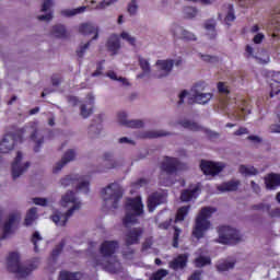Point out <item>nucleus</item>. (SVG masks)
<instances>
[{
  "mask_svg": "<svg viewBox=\"0 0 280 280\" xmlns=\"http://www.w3.org/2000/svg\"><path fill=\"white\" fill-rule=\"evenodd\" d=\"M75 192H73V190L66 192L65 196L61 197V207H67L69 203H72L73 206L66 213H62L58 210L52 213L50 219L56 224V226H67L69 218H71L75 211L80 210V202H75Z\"/></svg>",
  "mask_w": 280,
  "mask_h": 280,
  "instance_id": "f257e3e1",
  "label": "nucleus"
},
{
  "mask_svg": "<svg viewBox=\"0 0 280 280\" xmlns=\"http://www.w3.org/2000/svg\"><path fill=\"white\" fill-rule=\"evenodd\" d=\"M218 209L213 207H203L199 211L198 215L195 219V225L192 228V235L196 240H202L205 233L211 229V217L215 213Z\"/></svg>",
  "mask_w": 280,
  "mask_h": 280,
  "instance_id": "f03ea898",
  "label": "nucleus"
},
{
  "mask_svg": "<svg viewBox=\"0 0 280 280\" xmlns=\"http://www.w3.org/2000/svg\"><path fill=\"white\" fill-rule=\"evenodd\" d=\"M143 214V201L141 197L127 198L125 203V217L122 219L124 226L129 224H138L139 219Z\"/></svg>",
  "mask_w": 280,
  "mask_h": 280,
  "instance_id": "7ed1b4c3",
  "label": "nucleus"
},
{
  "mask_svg": "<svg viewBox=\"0 0 280 280\" xmlns=\"http://www.w3.org/2000/svg\"><path fill=\"white\" fill-rule=\"evenodd\" d=\"M7 268L9 272H13L18 275L20 279H25V277H30L33 270H36V264L32 262L27 266L21 265V256L16 252H11L7 258Z\"/></svg>",
  "mask_w": 280,
  "mask_h": 280,
  "instance_id": "20e7f679",
  "label": "nucleus"
},
{
  "mask_svg": "<svg viewBox=\"0 0 280 280\" xmlns=\"http://www.w3.org/2000/svg\"><path fill=\"white\" fill-rule=\"evenodd\" d=\"M25 135V129H18L13 133L4 135L3 139L0 142V154H8L11 150H14L16 143H23V137Z\"/></svg>",
  "mask_w": 280,
  "mask_h": 280,
  "instance_id": "39448f33",
  "label": "nucleus"
},
{
  "mask_svg": "<svg viewBox=\"0 0 280 280\" xmlns=\"http://www.w3.org/2000/svg\"><path fill=\"white\" fill-rule=\"evenodd\" d=\"M101 194L104 202H108V200L113 201V209H117L119 207V200L124 198V189L117 183L109 184L106 188L102 189Z\"/></svg>",
  "mask_w": 280,
  "mask_h": 280,
  "instance_id": "423d86ee",
  "label": "nucleus"
},
{
  "mask_svg": "<svg viewBox=\"0 0 280 280\" xmlns=\"http://www.w3.org/2000/svg\"><path fill=\"white\" fill-rule=\"evenodd\" d=\"M218 233L219 244H229L230 246H235V244H240V242H242L240 231L229 225L219 226Z\"/></svg>",
  "mask_w": 280,
  "mask_h": 280,
  "instance_id": "0eeeda50",
  "label": "nucleus"
},
{
  "mask_svg": "<svg viewBox=\"0 0 280 280\" xmlns=\"http://www.w3.org/2000/svg\"><path fill=\"white\" fill-rule=\"evenodd\" d=\"M62 187H69V185H77V191H84V194H89V186L91 185L89 180H84V177L80 175H67L60 180Z\"/></svg>",
  "mask_w": 280,
  "mask_h": 280,
  "instance_id": "6e6552de",
  "label": "nucleus"
},
{
  "mask_svg": "<svg viewBox=\"0 0 280 280\" xmlns=\"http://www.w3.org/2000/svg\"><path fill=\"white\" fill-rule=\"evenodd\" d=\"M23 161V153L18 151L16 156L12 163L11 172L13 180H16L19 176L23 175L30 168V162H26L23 166L21 162Z\"/></svg>",
  "mask_w": 280,
  "mask_h": 280,
  "instance_id": "1a4fd4ad",
  "label": "nucleus"
},
{
  "mask_svg": "<svg viewBox=\"0 0 280 280\" xmlns=\"http://www.w3.org/2000/svg\"><path fill=\"white\" fill-rule=\"evenodd\" d=\"M19 222H21V212H13L9 214L8 220L3 224V233L2 236H0V242L1 240H5L8 235H12V233H14L12 229H14L15 224H19Z\"/></svg>",
  "mask_w": 280,
  "mask_h": 280,
  "instance_id": "9d476101",
  "label": "nucleus"
},
{
  "mask_svg": "<svg viewBox=\"0 0 280 280\" xmlns=\"http://www.w3.org/2000/svg\"><path fill=\"white\" fill-rule=\"evenodd\" d=\"M200 168L206 176H218L224 170V164L201 160Z\"/></svg>",
  "mask_w": 280,
  "mask_h": 280,
  "instance_id": "9b49d317",
  "label": "nucleus"
},
{
  "mask_svg": "<svg viewBox=\"0 0 280 280\" xmlns=\"http://www.w3.org/2000/svg\"><path fill=\"white\" fill-rule=\"evenodd\" d=\"M143 237V228H132L125 233V245L135 246L141 242Z\"/></svg>",
  "mask_w": 280,
  "mask_h": 280,
  "instance_id": "f8f14e48",
  "label": "nucleus"
},
{
  "mask_svg": "<svg viewBox=\"0 0 280 280\" xmlns=\"http://www.w3.org/2000/svg\"><path fill=\"white\" fill-rule=\"evenodd\" d=\"M161 170L172 176V174H176L180 170V161L176 158L165 156L161 163Z\"/></svg>",
  "mask_w": 280,
  "mask_h": 280,
  "instance_id": "ddd939ff",
  "label": "nucleus"
},
{
  "mask_svg": "<svg viewBox=\"0 0 280 280\" xmlns=\"http://www.w3.org/2000/svg\"><path fill=\"white\" fill-rule=\"evenodd\" d=\"M167 202V196L163 192H153L148 197L147 207L150 213H152L159 205H165Z\"/></svg>",
  "mask_w": 280,
  "mask_h": 280,
  "instance_id": "4468645a",
  "label": "nucleus"
},
{
  "mask_svg": "<svg viewBox=\"0 0 280 280\" xmlns=\"http://www.w3.org/2000/svg\"><path fill=\"white\" fill-rule=\"evenodd\" d=\"M119 249L118 241H104L100 246L102 257L110 258Z\"/></svg>",
  "mask_w": 280,
  "mask_h": 280,
  "instance_id": "2eb2a0df",
  "label": "nucleus"
},
{
  "mask_svg": "<svg viewBox=\"0 0 280 280\" xmlns=\"http://www.w3.org/2000/svg\"><path fill=\"white\" fill-rule=\"evenodd\" d=\"M118 122L120 126H126V128H143L144 126L143 120H128V114L126 112L118 113Z\"/></svg>",
  "mask_w": 280,
  "mask_h": 280,
  "instance_id": "dca6fc26",
  "label": "nucleus"
},
{
  "mask_svg": "<svg viewBox=\"0 0 280 280\" xmlns=\"http://www.w3.org/2000/svg\"><path fill=\"white\" fill-rule=\"evenodd\" d=\"M79 32L83 36H91V34H94V36L92 37V40H97V38L100 37V28L92 23L81 24L79 26Z\"/></svg>",
  "mask_w": 280,
  "mask_h": 280,
  "instance_id": "f3484780",
  "label": "nucleus"
},
{
  "mask_svg": "<svg viewBox=\"0 0 280 280\" xmlns=\"http://www.w3.org/2000/svg\"><path fill=\"white\" fill-rule=\"evenodd\" d=\"M156 67H159L160 73L155 74V78H166L174 68V60H158Z\"/></svg>",
  "mask_w": 280,
  "mask_h": 280,
  "instance_id": "a211bd4d",
  "label": "nucleus"
},
{
  "mask_svg": "<svg viewBox=\"0 0 280 280\" xmlns=\"http://www.w3.org/2000/svg\"><path fill=\"white\" fill-rule=\"evenodd\" d=\"M75 159V151L73 149L68 150L60 162L56 164V166L52 168L54 174H58L62 167L67 165V163H71Z\"/></svg>",
  "mask_w": 280,
  "mask_h": 280,
  "instance_id": "6ab92c4d",
  "label": "nucleus"
},
{
  "mask_svg": "<svg viewBox=\"0 0 280 280\" xmlns=\"http://www.w3.org/2000/svg\"><path fill=\"white\" fill-rule=\"evenodd\" d=\"M107 51L112 54V56H117L119 49H121V43L119 42V36L117 34H113L109 36L107 44Z\"/></svg>",
  "mask_w": 280,
  "mask_h": 280,
  "instance_id": "aec40b11",
  "label": "nucleus"
},
{
  "mask_svg": "<svg viewBox=\"0 0 280 280\" xmlns=\"http://www.w3.org/2000/svg\"><path fill=\"white\" fill-rule=\"evenodd\" d=\"M266 189L273 191L277 187H280V175L277 173H270L265 177Z\"/></svg>",
  "mask_w": 280,
  "mask_h": 280,
  "instance_id": "412c9836",
  "label": "nucleus"
},
{
  "mask_svg": "<svg viewBox=\"0 0 280 280\" xmlns=\"http://www.w3.org/2000/svg\"><path fill=\"white\" fill-rule=\"evenodd\" d=\"M168 267L172 270H183L187 268V255L185 254L178 255L171 262H168Z\"/></svg>",
  "mask_w": 280,
  "mask_h": 280,
  "instance_id": "4be33fe9",
  "label": "nucleus"
},
{
  "mask_svg": "<svg viewBox=\"0 0 280 280\" xmlns=\"http://www.w3.org/2000/svg\"><path fill=\"white\" fill-rule=\"evenodd\" d=\"M173 36L175 38H182V40H196V35H194V33L184 30L180 26H175L173 31Z\"/></svg>",
  "mask_w": 280,
  "mask_h": 280,
  "instance_id": "5701e85b",
  "label": "nucleus"
},
{
  "mask_svg": "<svg viewBox=\"0 0 280 280\" xmlns=\"http://www.w3.org/2000/svg\"><path fill=\"white\" fill-rule=\"evenodd\" d=\"M240 185H241L240 179H232L219 185L217 189L219 191H237V189H240Z\"/></svg>",
  "mask_w": 280,
  "mask_h": 280,
  "instance_id": "b1692460",
  "label": "nucleus"
},
{
  "mask_svg": "<svg viewBox=\"0 0 280 280\" xmlns=\"http://www.w3.org/2000/svg\"><path fill=\"white\" fill-rule=\"evenodd\" d=\"M31 141L35 143L34 152H40L43 143H45V137L40 135L38 129H35L30 137Z\"/></svg>",
  "mask_w": 280,
  "mask_h": 280,
  "instance_id": "393cba45",
  "label": "nucleus"
},
{
  "mask_svg": "<svg viewBox=\"0 0 280 280\" xmlns=\"http://www.w3.org/2000/svg\"><path fill=\"white\" fill-rule=\"evenodd\" d=\"M200 188L198 186H196L195 188L192 189H185L182 191L180 194V200L182 202H189L191 200H194V198H196L198 195V190Z\"/></svg>",
  "mask_w": 280,
  "mask_h": 280,
  "instance_id": "a878e982",
  "label": "nucleus"
},
{
  "mask_svg": "<svg viewBox=\"0 0 280 280\" xmlns=\"http://www.w3.org/2000/svg\"><path fill=\"white\" fill-rule=\"evenodd\" d=\"M179 126L182 128H185L186 130H191L192 132H198L202 130V127L198 125V122L191 121L189 119H184L178 121Z\"/></svg>",
  "mask_w": 280,
  "mask_h": 280,
  "instance_id": "bb28decb",
  "label": "nucleus"
},
{
  "mask_svg": "<svg viewBox=\"0 0 280 280\" xmlns=\"http://www.w3.org/2000/svg\"><path fill=\"white\" fill-rule=\"evenodd\" d=\"M192 97H194V102L196 104H208L209 102H211L213 94L198 92V93L192 94Z\"/></svg>",
  "mask_w": 280,
  "mask_h": 280,
  "instance_id": "cd10ccee",
  "label": "nucleus"
},
{
  "mask_svg": "<svg viewBox=\"0 0 280 280\" xmlns=\"http://www.w3.org/2000/svg\"><path fill=\"white\" fill-rule=\"evenodd\" d=\"M51 34L56 38H67L69 36V33H67V27L61 24L52 26Z\"/></svg>",
  "mask_w": 280,
  "mask_h": 280,
  "instance_id": "c85d7f7f",
  "label": "nucleus"
},
{
  "mask_svg": "<svg viewBox=\"0 0 280 280\" xmlns=\"http://www.w3.org/2000/svg\"><path fill=\"white\" fill-rule=\"evenodd\" d=\"M60 280H80L82 279V273L80 271L71 272V271H60L59 273Z\"/></svg>",
  "mask_w": 280,
  "mask_h": 280,
  "instance_id": "c756f323",
  "label": "nucleus"
},
{
  "mask_svg": "<svg viewBox=\"0 0 280 280\" xmlns=\"http://www.w3.org/2000/svg\"><path fill=\"white\" fill-rule=\"evenodd\" d=\"M103 161L107 170H115V167H119V163L113 159V153L110 152L104 153Z\"/></svg>",
  "mask_w": 280,
  "mask_h": 280,
  "instance_id": "7c9ffc66",
  "label": "nucleus"
},
{
  "mask_svg": "<svg viewBox=\"0 0 280 280\" xmlns=\"http://www.w3.org/2000/svg\"><path fill=\"white\" fill-rule=\"evenodd\" d=\"M191 209V206H184L180 207L175 215V222H183L187 215H189V210Z\"/></svg>",
  "mask_w": 280,
  "mask_h": 280,
  "instance_id": "2f4dec72",
  "label": "nucleus"
},
{
  "mask_svg": "<svg viewBox=\"0 0 280 280\" xmlns=\"http://www.w3.org/2000/svg\"><path fill=\"white\" fill-rule=\"evenodd\" d=\"M139 66L142 69V73L138 74L137 78L141 79L144 78L145 74L150 73L151 69H150V61H148V59L140 57L139 58Z\"/></svg>",
  "mask_w": 280,
  "mask_h": 280,
  "instance_id": "473e14b6",
  "label": "nucleus"
},
{
  "mask_svg": "<svg viewBox=\"0 0 280 280\" xmlns=\"http://www.w3.org/2000/svg\"><path fill=\"white\" fill-rule=\"evenodd\" d=\"M66 244L67 242L65 240H61L60 243L56 245V247L52 249L50 255L52 261H58V257H60L62 250L65 249Z\"/></svg>",
  "mask_w": 280,
  "mask_h": 280,
  "instance_id": "72a5a7b5",
  "label": "nucleus"
},
{
  "mask_svg": "<svg viewBox=\"0 0 280 280\" xmlns=\"http://www.w3.org/2000/svg\"><path fill=\"white\" fill-rule=\"evenodd\" d=\"M66 244L67 242L65 240H61L60 243L56 245V247L52 249L50 255L52 261H58V257H60L62 250L65 249Z\"/></svg>",
  "mask_w": 280,
  "mask_h": 280,
  "instance_id": "f704fd0d",
  "label": "nucleus"
},
{
  "mask_svg": "<svg viewBox=\"0 0 280 280\" xmlns=\"http://www.w3.org/2000/svg\"><path fill=\"white\" fill-rule=\"evenodd\" d=\"M36 213H38V210L36 208H31L25 217L24 225L25 226H32L34 224V221L36 220Z\"/></svg>",
  "mask_w": 280,
  "mask_h": 280,
  "instance_id": "c9c22d12",
  "label": "nucleus"
},
{
  "mask_svg": "<svg viewBox=\"0 0 280 280\" xmlns=\"http://www.w3.org/2000/svg\"><path fill=\"white\" fill-rule=\"evenodd\" d=\"M270 97H275V95H279L280 93V73L276 77V79H272V82L270 83Z\"/></svg>",
  "mask_w": 280,
  "mask_h": 280,
  "instance_id": "e433bc0d",
  "label": "nucleus"
},
{
  "mask_svg": "<svg viewBox=\"0 0 280 280\" xmlns=\"http://www.w3.org/2000/svg\"><path fill=\"white\" fill-rule=\"evenodd\" d=\"M240 174H244L245 176H257L259 174V171L255 168V166H246L241 165L238 168Z\"/></svg>",
  "mask_w": 280,
  "mask_h": 280,
  "instance_id": "4c0bfd02",
  "label": "nucleus"
},
{
  "mask_svg": "<svg viewBox=\"0 0 280 280\" xmlns=\"http://www.w3.org/2000/svg\"><path fill=\"white\" fill-rule=\"evenodd\" d=\"M215 20L214 19H210L208 21L205 22V30H207V32H211L210 38H215V36H218V34L215 33Z\"/></svg>",
  "mask_w": 280,
  "mask_h": 280,
  "instance_id": "58836bf2",
  "label": "nucleus"
},
{
  "mask_svg": "<svg viewBox=\"0 0 280 280\" xmlns=\"http://www.w3.org/2000/svg\"><path fill=\"white\" fill-rule=\"evenodd\" d=\"M211 257L208 256H199L195 259L196 268H205V266H210Z\"/></svg>",
  "mask_w": 280,
  "mask_h": 280,
  "instance_id": "ea45409f",
  "label": "nucleus"
},
{
  "mask_svg": "<svg viewBox=\"0 0 280 280\" xmlns=\"http://www.w3.org/2000/svg\"><path fill=\"white\" fill-rule=\"evenodd\" d=\"M167 132L164 131H145L142 133V139H159V137H167Z\"/></svg>",
  "mask_w": 280,
  "mask_h": 280,
  "instance_id": "a19ab883",
  "label": "nucleus"
},
{
  "mask_svg": "<svg viewBox=\"0 0 280 280\" xmlns=\"http://www.w3.org/2000/svg\"><path fill=\"white\" fill-rule=\"evenodd\" d=\"M86 10V7H79L77 9H66L61 11L62 16H75V14H82Z\"/></svg>",
  "mask_w": 280,
  "mask_h": 280,
  "instance_id": "79ce46f5",
  "label": "nucleus"
},
{
  "mask_svg": "<svg viewBox=\"0 0 280 280\" xmlns=\"http://www.w3.org/2000/svg\"><path fill=\"white\" fill-rule=\"evenodd\" d=\"M170 275V271L167 269H159L158 271L153 272L149 280H163L165 277Z\"/></svg>",
  "mask_w": 280,
  "mask_h": 280,
  "instance_id": "37998d69",
  "label": "nucleus"
},
{
  "mask_svg": "<svg viewBox=\"0 0 280 280\" xmlns=\"http://www.w3.org/2000/svg\"><path fill=\"white\" fill-rule=\"evenodd\" d=\"M235 21V9H233V4H229L228 13L225 15L226 25H231Z\"/></svg>",
  "mask_w": 280,
  "mask_h": 280,
  "instance_id": "c03bdc74",
  "label": "nucleus"
},
{
  "mask_svg": "<svg viewBox=\"0 0 280 280\" xmlns=\"http://www.w3.org/2000/svg\"><path fill=\"white\" fill-rule=\"evenodd\" d=\"M232 268H235V262L225 261L217 265V270L219 272H226V270H231Z\"/></svg>",
  "mask_w": 280,
  "mask_h": 280,
  "instance_id": "a18cd8bd",
  "label": "nucleus"
},
{
  "mask_svg": "<svg viewBox=\"0 0 280 280\" xmlns=\"http://www.w3.org/2000/svg\"><path fill=\"white\" fill-rule=\"evenodd\" d=\"M174 233H173V248H178V242L180 240V233H183V230H180L178 226H174Z\"/></svg>",
  "mask_w": 280,
  "mask_h": 280,
  "instance_id": "49530a36",
  "label": "nucleus"
},
{
  "mask_svg": "<svg viewBox=\"0 0 280 280\" xmlns=\"http://www.w3.org/2000/svg\"><path fill=\"white\" fill-rule=\"evenodd\" d=\"M184 14L186 19H195L198 15V9L194 7H186L184 9Z\"/></svg>",
  "mask_w": 280,
  "mask_h": 280,
  "instance_id": "de8ad7c7",
  "label": "nucleus"
},
{
  "mask_svg": "<svg viewBox=\"0 0 280 280\" xmlns=\"http://www.w3.org/2000/svg\"><path fill=\"white\" fill-rule=\"evenodd\" d=\"M31 242L34 245L35 253H38V242H43V236H40V233L34 232Z\"/></svg>",
  "mask_w": 280,
  "mask_h": 280,
  "instance_id": "09e8293b",
  "label": "nucleus"
},
{
  "mask_svg": "<svg viewBox=\"0 0 280 280\" xmlns=\"http://www.w3.org/2000/svg\"><path fill=\"white\" fill-rule=\"evenodd\" d=\"M205 89H207V83L205 81H199L197 82L192 89H191V92L194 94L196 93H202V91H205Z\"/></svg>",
  "mask_w": 280,
  "mask_h": 280,
  "instance_id": "8fccbe9b",
  "label": "nucleus"
},
{
  "mask_svg": "<svg viewBox=\"0 0 280 280\" xmlns=\"http://www.w3.org/2000/svg\"><path fill=\"white\" fill-rule=\"evenodd\" d=\"M93 115V107H90L89 109L86 108V104L81 105V116L83 119H86Z\"/></svg>",
  "mask_w": 280,
  "mask_h": 280,
  "instance_id": "3c124183",
  "label": "nucleus"
},
{
  "mask_svg": "<svg viewBox=\"0 0 280 280\" xmlns=\"http://www.w3.org/2000/svg\"><path fill=\"white\" fill-rule=\"evenodd\" d=\"M200 58L201 60H203V62H210V63L220 62V59L215 56L200 54Z\"/></svg>",
  "mask_w": 280,
  "mask_h": 280,
  "instance_id": "603ef678",
  "label": "nucleus"
},
{
  "mask_svg": "<svg viewBox=\"0 0 280 280\" xmlns=\"http://www.w3.org/2000/svg\"><path fill=\"white\" fill-rule=\"evenodd\" d=\"M218 92L221 93L222 95H229L231 91L229 90V86L224 82H219L217 84Z\"/></svg>",
  "mask_w": 280,
  "mask_h": 280,
  "instance_id": "864d4df0",
  "label": "nucleus"
},
{
  "mask_svg": "<svg viewBox=\"0 0 280 280\" xmlns=\"http://www.w3.org/2000/svg\"><path fill=\"white\" fill-rule=\"evenodd\" d=\"M107 78H110V80L122 82V84H128V81L126 80V78H121V77L117 78V73H115V71L107 72Z\"/></svg>",
  "mask_w": 280,
  "mask_h": 280,
  "instance_id": "5fc2aeb1",
  "label": "nucleus"
},
{
  "mask_svg": "<svg viewBox=\"0 0 280 280\" xmlns=\"http://www.w3.org/2000/svg\"><path fill=\"white\" fill-rule=\"evenodd\" d=\"M145 185H148V179L139 178L137 182L131 184V187H133V189H139L140 187H145Z\"/></svg>",
  "mask_w": 280,
  "mask_h": 280,
  "instance_id": "6e6d98bb",
  "label": "nucleus"
},
{
  "mask_svg": "<svg viewBox=\"0 0 280 280\" xmlns=\"http://www.w3.org/2000/svg\"><path fill=\"white\" fill-rule=\"evenodd\" d=\"M89 47H91V42H88L86 44L81 46L80 49L77 50L78 58H84V54Z\"/></svg>",
  "mask_w": 280,
  "mask_h": 280,
  "instance_id": "4d7b16f0",
  "label": "nucleus"
},
{
  "mask_svg": "<svg viewBox=\"0 0 280 280\" xmlns=\"http://www.w3.org/2000/svg\"><path fill=\"white\" fill-rule=\"evenodd\" d=\"M120 37L124 39V40H128L129 45H132L135 46V43H137V39H135V37L130 36V34L126 33V32H122L120 34Z\"/></svg>",
  "mask_w": 280,
  "mask_h": 280,
  "instance_id": "13d9d810",
  "label": "nucleus"
},
{
  "mask_svg": "<svg viewBox=\"0 0 280 280\" xmlns=\"http://www.w3.org/2000/svg\"><path fill=\"white\" fill-rule=\"evenodd\" d=\"M117 0H103L96 5V10H104L105 8H108V5H112V3H115Z\"/></svg>",
  "mask_w": 280,
  "mask_h": 280,
  "instance_id": "bf43d9fd",
  "label": "nucleus"
},
{
  "mask_svg": "<svg viewBox=\"0 0 280 280\" xmlns=\"http://www.w3.org/2000/svg\"><path fill=\"white\" fill-rule=\"evenodd\" d=\"M264 38H266V35H264V33H257L253 38V43L255 45H261V43H264Z\"/></svg>",
  "mask_w": 280,
  "mask_h": 280,
  "instance_id": "052dcab7",
  "label": "nucleus"
},
{
  "mask_svg": "<svg viewBox=\"0 0 280 280\" xmlns=\"http://www.w3.org/2000/svg\"><path fill=\"white\" fill-rule=\"evenodd\" d=\"M138 5H137V1L132 0L129 5H128V12L129 14H137V10H138Z\"/></svg>",
  "mask_w": 280,
  "mask_h": 280,
  "instance_id": "680f3d73",
  "label": "nucleus"
},
{
  "mask_svg": "<svg viewBox=\"0 0 280 280\" xmlns=\"http://www.w3.org/2000/svg\"><path fill=\"white\" fill-rule=\"evenodd\" d=\"M61 82H62V78L59 74H52L51 77L52 86H60Z\"/></svg>",
  "mask_w": 280,
  "mask_h": 280,
  "instance_id": "e2e57ef3",
  "label": "nucleus"
},
{
  "mask_svg": "<svg viewBox=\"0 0 280 280\" xmlns=\"http://www.w3.org/2000/svg\"><path fill=\"white\" fill-rule=\"evenodd\" d=\"M33 202L39 207H47V200L45 198L36 197L33 199Z\"/></svg>",
  "mask_w": 280,
  "mask_h": 280,
  "instance_id": "0e129e2a",
  "label": "nucleus"
},
{
  "mask_svg": "<svg viewBox=\"0 0 280 280\" xmlns=\"http://www.w3.org/2000/svg\"><path fill=\"white\" fill-rule=\"evenodd\" d=\"M149 248H152V238H145L142 244V250H149Z\"/></svg>",
  "mask_w": 280,
  "mask_h": 280,
  "instance_id": "69168bd1",
  "label": "nucleus"
},
{
  "mask_svg": "<svg viewBox=\"0 0 280 280\" xmlns=\"http://www.w3.org/2000/svg\"><path fill=\"white\" fill-rule=\"evenodd\" d=\"M201 276L202 271L197 270L188 278V280H200Z\"/></svg>",
  "mask_w": 280,
  "mask_h": 280,
  "instance_id": "338daca9",
  "label": "nucleus"
},
{
  "mask_svg": "<svg viewBox=\"0 0 280 280\" xmlns=\"http://www.w3.org/2000/svg\"><path fill=\"white\" fill-rule=\"evenodd\" d=\"M270 218H280V208H276L271 211H269Z\"/></svg>",
  "mask_w": 280,
  "mask_h": 280,
  "instance_id": "774afa93",
  "label": "nucleus"
}]
</instances>
